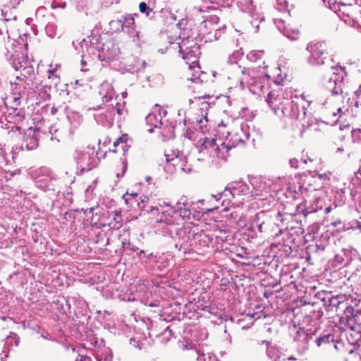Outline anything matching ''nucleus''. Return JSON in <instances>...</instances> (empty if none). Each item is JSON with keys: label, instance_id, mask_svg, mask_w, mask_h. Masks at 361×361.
Returning <instances> with one entry per match:
<instances>
[{"label": "nucleus", "instance_id": "1", "mask_svg": "<svg viewBox=\"0 0 361 361\" xmlns=\"http://www.w3.org/2000/svg\"><path fill=\"white\" fill-rule=\"evenodd\" d=\"M152 214L157 213V231L162 235H169L174 241L175 247L183 254L190 253L195 248L200 250L212 247L214 250L227 249L226 245L233 241L232 232L216 226L213 231H198L197 227L190 225L177 228L184 219H190L191 211L188 203L178 202L175 206L164 202L159 207H152Z\"/></svg>", "mask_w": 361, "mask_h": 361}, {"label": "nucleus", "instance_id": "2", "mask_svg": "<svg viewBox=\"0 0 361 361\" xmlns=\"http://www.w3.org/2000/svg\"><path fill=\"white\" fill-rule=\"evenodd\" d=\"M207 112L204 114L199 115L192 118L184 119V126L187 123L201 133L198 141L195 144V149L197 154L195 156L197 161H204L217 164L216 159H226V154L233 147L243 146L249 140V126L246 123H241L236 125L235 129L231 133H228L231 136L230 140L222 141L221 139L208 137L206 133L209 130L207 128L208 119Z\"/></svg>", "mask_w": 361, "mask_h": 361}, {"label": "nucleus", "instance_id": "3", "mask_svg": "<svg viewBox=\"0 0 361 361\" xmlns=\"http://www.w3.org/2000/svg\"><path fill=\"white\" fill-rule=\"evenodd\" d=\"M266 102L275 114L279 115L281 112L286 118L298 120L301 122L302 127L311 125L310 114H307L306 108L310 103L305 100L303 95L293 97L291 91L274 90L269 92Z\"/></svg>", "mask_w": 361, "mask_h": 361}, {"label": "nucleus", "instance_id": "4", "mask_svg": "<svg viewBox=\"0 0 361 361\" xmlns=\"http://www.w3.org/2000/svg\"><path fill=\"white\" fill-rule=\"evenodd\" d=\"M263 66H252L245 69L238 63H231L227 67L230 73L228 79L237 78L241 88L247 87L250 92L259 96H264V99L268 95L270 89V76L266 72L268 66L263 61Z\"/></svg>", "mask_w": 361, "mask_h": 361}, {"label": "nucleus", "instance_id": "5", "mask_svg": "<svg viewBox=\"0 0 361 361\" xmlns=\"http://www.w3.org/2000/svg\"><path fill=\"white\" fill-rule=\"evenodd\" d=\"M197 12L203 19L200 25L198 37L205 42L219 39L224 33L225 25H219V18L216 15H209L202 8H197Z\"/></svg>", "mask_w": 361, "mask_h": 361}, {"label": "nucleus", "instance_id": "6", "mask_svg": "<svg viewBox=\"0 0 361 361\" xmlns=\"http://www.w3.org/2000/svg\"><path fill=\"white\" fill-rule=\"evenodd\" d=\"M166 165L165 169L167 172L173 173L180 170L185 173H190L193 171L192 161L194 157L192 154L185 156L183 152L171 150L165 154Z\"/></svg>", "mask_w": 361, "mask_h": 361}, {"label": "nucleus", "instance_id": "7", "mask_svg": "<svg viewBox=\"0 0 361 361\" xmlns=\"http://www.w3.org/2000/svg\"><path fill=\"white\" fill-rule=\"evenodd\" d=\"M182 35L183 37L180 42H178L179 54L183 59L189 64V68H192L197 63L198 56L200 54V46L197 42V37L185 36V33ZM180 37H181V35Z\"/></svg>", "mask_w": 361, "mask_h": 361}, {"label": "nucleus", "instance_id": "8", "mask_svg": "<svg viewBox=\"0 0 361 361\" xmlns=\"http://www.w3.org/2000/svg\"><path fill=\"white\" fill-rule=\"evenodd\" d=\"M91 109L93 110L105 109V112L94 115V118L97 123L102 126L111 125L114 120L115 119L116 114H117L118 116H122L127 114L125 102L123 103L116 102L115 105L113 104H108L105 106L97 105L90 108V109Z\"/></svg>", "mask_w": 361, "mask_h": 361}, {"label": "nucleus", "instance_id": "9", "mask_svg": "<svg viewBox=\"0 0 361 361\" xmlns=\"http://www.w3.org/2000/svg\"><path fill=\"white\" fill-rule=\"evenodd\" d=\"M345 75L346 74L343 67L331 66L328 74L322 79V85L329 90L332 95L342 94Z\"/></svg>", "mask_w": 361, "mask_h": 361}, {"label": "nucleus", "instance_id": "10", "mask_svg": "<svg viewBox=\"0 0 361 361\" xmlns=\"http://www.w3.org/2000/svg\"><path fill=\"white\" fill-rule=\"evenodd\" d=\"M310 53L307 61L311 65L321 66L332 61L327 51V45L324 42H310L306 47Z\"/></svg>", "mask_w": 361, "mask_h": 361}, {"label": "nucleus", "instance_id": "11", "mask_svg": "<svg viewBox=\"0 0 361 361\" xmlns=\"http://www.w3.org/2000/svg\"><path fill=\"white\" fill-rule=\"evenodd\" d=\"M37 188L43 190H56L60 182L55 175L47 168H40L32 173Z\"/></svg>", "mask_w": 361, "mask_h": 361}, {"label": "nucleus", "instance_id": "12", "mask_svg": "<svg viewBox=\"0 0 361 361\" xmlns=\"http://www.w3.org/2000/svg\"><path fill=\"white\" fill-rule=\"evenodd\" d=\"M74 159L81 171H90L98 162L97 153L94 147H87L83 149H76Z\"/></svg>", "mask_w": 361, "mask_h": 361}, {"label": "nucleus", "instance_id": "13", "mask_svg": "<svg viewBox=\"0 0 361 361\" xmlns=\"http://www.w3.org/2000/svg\"><path fill=\"white\" fill-rule=\"evenodd\" d=\"M238 8L252 19L247 25L246 29L250 32L256 33L259 30V23L264 20V17L255 13V8L252 0H233Z\"/></svg>", "mask_w": 361, "mask_h": 361}, {"label": "nucleus", "instance_id": "14", "mask_svg": "<svg viewBox=\"0 0 361 361\" xmlns=\"http://www.w3.org/2000/svg\"><path fill=\"white\" fill-rule=\"evenodd\" d=\"M17 44L20 47V49H22L20 44L16 40L12 39L11 41H8V44L6 47L7 56L9 57L11 63L15 70L18 71L21 68L25 70L28 64L27 59L23 52L16 49Z\"/></svg>", "mask_w": 361, "mask_h": 361}, {"label": "nucleus", "instance_id": "15", "mask_svg": "<svg viewBox=\"0 0 361 361\" xmlns=\"http://www.w3.org/2000/svg\"><path fill=\"white\" fill-rule=\"evenodd\" d=\"M135 14L126 13L121 16L122 32L128 34L132 41L137 45H140L142 36L136 30L134 16Z\"/></svg>", "mask_w": 361, "mask_h": 361}, {"label": "nucleus", "instance_id": "16", "mask_svg": "<svg viewBox=\"0 0 361 361\" xmlns=\"http://www.w3.org/2000/svg\"><path fill=\"white\" fill-rule=\"evenodd\" d=\"M271 225L272 219L268 211L257 212L251 221V228L253 230L257 228L261 233L269 234V228Z\"/></svg>", "mask_w": 361, "mask_h": 361}, {"label": "nucleus", "instance_id": "17", "mask_svg": "<svg viewBox=\"0 0 361 361\" xmlns=\"http://www.w3.org/2000/svg\"><path fill=\"white\" fill-rule=\"evenodd\" d=\"M347 319V324L350 329L361 334V310H355L352 306H347L344 310Z\"/></svg>", "mask_w": 361, "mask_h": 361}, {"label": "nucleus", "instance_id": "18", "mask_svg": "<svg viewBox=\"0 0 361 361\" xmlns=\"http://www.w3.org/2000/svg\"><path fill=\"white\" fill-rule=\"evenodd\" d=\"M39 130L28 128L24 133L23 140L21 145L22 149L32 150L37 147L39 145Z\"/></svg>", "mask_w": 361, "mask_h": 361}, {"label": "nucleus", "instance_id": "19", "mask_svg": "<svg viewBox=\"0 0 361 361\" xmlns=\"http://www.w3.org/2000/svg\"><path fill=\"white\" fill-rule=\"evenodd\" d=\"M99 94L102 101V106H106L116 96V92L112 84L106 80L99 85Z\"/></svg>", "mask_w": 361, "mask_h": 361}, {"label": "nucleus", "instance_id": "20", "mask_svg": "<svg viewBox=\"0 0 361 361\" xmlns=\"http://www.w3.org/2000/svg\"><path fill=\"white\" fill-rule=\"evenodd\" d=\"M75 50L78 53L81 52V56L85 58L87 56H91L95 54L96 48L92 42V39L90 36L87 38L83 39L81 42L76 44L75 42H73Z\"/></svg>", "mask_w": 361, "mask_h": 361}, {"label": "nucleus", "instance_id": "21", "mask_svg": "<svg viewBox=\"0 0 361 361\" xmlns=\"http://www.w3.org/2000/svg\"><path fill=\"white\" fill-rule=\"evenodd\" d=\"M274 23L276 25L277 29L283 33L284 36L290 40H297L300 36V31L297 28L288 27L285 21L282 19L275 18Z\"/></svg>", "mask_w": 361, "mask_h": 361}, {"label": "nucleus", "instance_id": "22", "mask_svg": "<svg viewBox=\"0 0 361 361\" xmlns=\"http://www.w3.org/2000/svg\"><path fill=\"white\" fill-rule=\"evenodd\" d=\"M256 189L260 192V193L256 192V195L265 196L263 192L266 194L269 193L271 190V187L274 184V181L271 179H268L266 178H260L259 180H255Z\"/></svg>", "mask_w": 361, "mask_h": 361}, {"label": "nucleus", "instance_id": "23", "mask_svg": "<svg viewBox=\"0 0 361 361\" xmlns=\"http://www.w3.org/2000/svg\"><path fill=\"white\" fill-rule=\"evenodd\" d=\"M94 357L97 361H113L112 352L108 347L97 350L94 353Z\"/></svg>", "mask_w": 361, "mask_h": 361}, {"label": "nucleus", "instance_id": "24", "mask_svg": "<svg viewBox=\"0 0 361 361\" xmlns=\"http://www.w3.org/2000/svg\"><path fill=\"white\" fill-rule=\"evenodd\" d=\"M315 343L318 347L332 343L334 344V347L337 349V345L335 343L334 335L329 333L324 334L316 338Z\"/></svg>", "mask_w": 361, "mask_h": 361}, {"label": "nucleus", "instance_id": "25", "mask_svg": "<svg viewBox=\"0 0 361 361\" xmlns=\"http://www.w3.org/2000/svg\"><path fill=\"white\" fill-rule=\"evenodd\" d=\"M61 65L56 64L54 67H53V65H50V68L48 70V79L51 81V83L54 85L57 86L58 84L60 82V76L56 73L58 68H59Z\"/></svg>", "mask_w": 361, "mask_h": 361}, {"label": "nucleus", "instance_id": "26", "mask_svg": "<svg viewBox=\"0 0 361 361\" xmlns=\"http://www.w3.org/2000/svg\"><path fill=\"white\" fill-rule=\"evenodd\" d=\"M113 217L112 219L109 222L108 226H109L110 229L113 230H118L122 226V216L121 214L116 211L113 213Z\"/></svg>", "mask_w": 361, "mask_h": 361}, {"label": "nucleus", "instance_id": "27", "mask_svg": "<svg viewBox=\"0 0 361 361\" xmlns=\"http://www.w3.org/2000/svg\"><path fill=\"white\" fill-rule=\"evenodd\" d=\"M67 119L73 128L78 127L82 122L81 115L76 112H71L67 115Z\"/></svg>", "mask_w": 361, "mask_h": 361}, {"label": "nucleus", "instance_id": "28", "mask_svg": "<svg viewBox=\"0 0 361 361\" xmlns=\"http://www.w3.org/2000/svg\"><path fill=\"white\" fill-rule=\"evenodd\" d=\"M146 121L148 124H150L154 128H160L162 125L160 114H150L146 117Z\"/></svg>", "mask_w": 361, "mask_h": 361}, {"label": "nucleus", "instance_id": "29", "mask_svg": "<svg viewBox=\"0 0 361 361\" xmlns=\"http://www.w3.org/2000/svg\"><path fill=\"white\" fill-rule=\"evenodd\" d=\"M145 66L146 63L145 61L139 59H135L130 65L129 70L131 73H134L143 70L145 68Z\"/></svg>", "mask_w": 361, "mask_h": 361}, {"label": "nucleus", "instance_id": "30", "mask_svg": "<svg viewBox=\"0 0 361 361\" xmlns=\"http://www.w3.org/2000/svg\"><path fill=\"white\" fill-rule=\"evenodd\" d=\"M110 30L113 32H122L121 19V16L116 19H114L109 22Z\"/></svg>", "mask_w": 361, "mask_h": 361}, {"label": "nucleus", "instance_id": "31", "mask_svg": "<svg viewBox=\"0 0 361 361\" xmlns=\"http://www.w3.org/2000/svg\"><path fill=\"white\" fill-rule=\"evenodd\" d=\"M263 55V51L260 50H253L250 51L247 55V58L249 61H252L254 63H257L258 60L261 59L262 56Z\"/></svg>", "mask_w": 361, "mask_h": 361}, {"label": "nucleus", "instance_id": "32", "mask_svg": "<svg viewBox=\"0 0 361 361\" xmlns=\"http://www.w3.org/2000/svg\"><path fill=\"white\" fill-rule=\"evenodd\" d=\"M49 134L50 135V140L51 141H56L59 142L61 139V136L59 135V129L56 128L54 126H51L49 131Z\"/></svg>", "mask_w": 361, "mask_h": 361}, {"label": "nucleus", "instance_id": "33", "mask_svg": "<svg viewBox=\"0 0 361 361\" xmlns=\"http://www.w3.org/2000/svg\"><path fill=\"white\" fill-rule=\"evenodd\" d=\"M330 173H317L314 176V178L319 180L322 185L326 184L329 180Z\"/></svg>", "mask_w": 361, "mask_h": 361}, {"label": "nucleus", "instance_id": "34", "mask_svg": "<svg viewBox=\"0 0 361 361\" xmlns=\"http://www.w3.org/2000/svg\"><path fill=\"white\" fill-rule=\"evenodd\" d=\"M323 209L322 200L321 198H317L315 200V207L312 206V209L310 212H317L318 210Z\"/></svg>", "mask_w": 361, "mask_h": 361}, {"label": "nucleus", "instance_id": "35", "mask_svg": "<svg viewBox=\"0 0 361 361\" xmlns=\"http://www.w3.org/2000/svg\"><path fill=\"white\" fill-rule=\"evenodd\" d=\"M239 192V190L238 188H233L232 190L229 188H226L225 190L224 191V192L220 195V197L221 198V197L223 196H228V195H231L232 197H234L235 195V194Z\"/></svg>", "mask_w": 361, "mask_h": 361}, {"label": "nucleus", "instance_id": "36", "mask_svg": "<svg viewBox=\"0 0 361 361\" xmlns=\"http://www.w3.org/2000/svg\"><path fill=\"white\" fill-rule=\"evenodd\" d=\"M139 9L141 13H145L147 16L149 15V13L152 11V10L145 2L140 3Z\"/></svg>", "mask_w": 361, "mask_h": 361}, {"label": "nucleus", "instance_id": "37", "mask_svg": "<svg viewBox=\"0 0 361 361\" xmlns=\"http://www.w3.org/2000/svg\"><path fill=\"white\" fill-rule=\"evenodd\" d=\"M135 196H137V193H126V195H123V199L125 200L126 204H130V205H132V202H130L134 200Z\"/></svg>", "mask_w": 361, "mask_h": 361}, {"label": "nucleus", "instance_id": "38", "mask_svg": "<svg viewBox=\"0 0 361 361\" xmlns=\"http://www.w3.org/2000/svg\"><path fill=\"white\" fill-rule=\"evenodd\" d=\"M355 96L356 97L355 100V106H358L360 104L361 105V85H360L359 88L355 91Z\"/></svg>", "mask_w": 361, "mask_h": 361}, {"label": "nucleus", "instance_id": "39", "mask_svg": "<svg viewBox=\"0 0 361 361\" xmlns=\"http://www.w3.org/2000/svg\"><path fill=\"white\" fill-rule=\"evenodd\" d=\"M330 302V305L333 307H339L341 305L343 304V302H341L339 299H338V297H333L330 299L329 300Z\"/></svg>", "mask_w": 361, "mask_h": 361}, {"label": "nucleus", "instance_id": "40", "mask_svg": "<svg viewBox=\"0 0 361 361\" xmlns=\"http://www.w3.org/2000/svg\"><path fill=\"white\" fill-rule=\"evenodd\" d=\"M277 4L275 6L279 11H283L287 6L286 1L285 0H276Z\"/></svg>", "mask_w": 361, "mask_h": 361}, {"label": "nucleus", "instance_id": "41", "mask_svg": "<svg viewBox=\"0 0 361 361\" xmlns=\"http://www.w3.org/2000/svg\"><path fill=\"white\" fill-rule=\"evenodd\" d=\"M130 344L134 346L135 348H138L139 350L142 349V346L140 344L138 341H136L135 338H132L130 339Z\"/></svg>", "mask_w": 361, "mask_h": 361}, {"label": "nucleus", "instance_id": "42", "mask_svg": "<svg viewBox=\"0 0 361 361\" xmlns=\"http://www.w3.org/2000/svg\"><path fill=\"white\" fill-rule=\"evenodd\" d=\"M289 164H290V167L297 169L299 167V165H298L299 161H298V159H297L295 158L290 159L289 161Z\"/></svg>", "mask_w": 361, "mask_h": 361}, {"label": "nucleus", "instance_id": "43", "mask_svg": "<svg viewBox=\"0 0 361 361\" xmlns=\"http://www.w3.org/2000/svg\"><path fill=\"white\" fill-rule=\"evenodd\" d=\"M11 338L15 340V341H14L15 345L18 346V343H19V341H20V338L15 333H12V332L7 337V338Z\"/></svg>", "mask_w": 361, "mask_h": 361}, {"label": "nucleus", "instance_id": "44", "mask_svg": "<svg viewBox=\"0 0 361 361\" xmlns=\"http://www.w3.org/2000/svg\"><path fill=\"white\" fill-rule=\"evenodd\" d=\"M351 228L353 230H360L361 231V222L358 221H354L352 222Z\"/></svg>", "mask_w": 361, "mask_h": 361}, {"label": "nucleus", "instance_id": "45", "mask_svg": "<svg viewBox=\"0 0 361 361\" xmlns=\"http://www.w3.org/2000/svg\"><path fill=\"white\" fill-rule=\"evenodd\" d=\"M90 358L86 355H84L82 354H81L80 353L78 354V356L76 359V361H87L89 360Z\"/></svg>", "mask_w": 361, "mask_h": 361}, {"label": "nucleus", "instance_id": "46", "mask_svg": "<svg viewBox=\"0 0 361 361\" xmlns=\"http://www.w3.org/2000/svg\"><path fill=\"white\" fill-rule=\"evenodd\" d=\"M41 336L43 338L49 340V341L53 340L52 338L51 337L50 334L47 331H42L41 333Z\"/></svg>", "mask_w": 361, "mask_h": 361}, {"label": "nucleus", "instance_id": "47", "mask_svg": "<svg viewBox=\"0 0 361 361\" xmlns=\"http://www.w3.org/2000/svg\"><path fill=\"white\" fill-rule=\"evenodd\" d=\"M337 205L334 203V204H331L325 208V213H330L334 209H335Z\"/></svg>", "mask_w": 361, "mask_h": 361}, {"label": "nucleus", "instance_id": "48", "mask_svg": "<svg viewBox=\"0 0 361 361\" xmlns=\"http://www.w3.org/2000/svg\"><path fill=\"white\" fill-rule=\"evenodd\" d=\"M337 205L334 203V204H331L325 208V213H330L334 209H335Z\"/></svg>", "mask_w": 361, "mask_h": 361}, {"label": "nucleus", "instance_id": "49", "mask_svg": "<svg viewBox=\"0 0 361 361\" xmlns=\"http://www.w3.org/2000/svg\"><path fill=\"white\" fill-rule=\"evenodd\" d=\"M260 344H266L267 345V355L269 357H271L270 355V353H271V349L269 348V342L267 341H262Z\"/></svg>", "mask_w": 361, "mask_h": 361}, {"label": "nucleus", "instance_id": "50", "mask_svg": "<svg viewBox=\"0 0 361 361\" xmlns=\"http://www.w3.org/2000/svg\"><path fill=\"white\" fill-rule=\"evenodd\" d=\"M209 106V104L207 102H202L201 103V108L200 109L202 111H207Z\"/></svg>", "mask_w": 361, "mask_h": 361}, {"label": "nucleus", "instance_id": "51", "mask_svg": "<svg viewBox=\"0 0 361 361\" xmlns=\"http://www.w3.org/2000/svg\"><path fill=\"white\" fill-rule=\"evenodd\" d=\"M207 355L204 353L199 354L197 357V361H206Z\"/></svg>", "mask_w": 361, "mask_h": 361}, {"label": "nucleus", "instance_id": "52", "mask_svg": "<svg viewBox=\"0 0 361 361\" xmlns=\"http://www.w3.org/2000/svg\"><path fill=\"white\" fill-rule=\"evenodd\" d=\"M186 134H187V136L189 139L192 140L194 138V136H193V133L191 131V130L190 129V128H188L187 129V131H186Z\"/></svg>", "mask_w": 361, "mask_h": 361}, {"label": "nucleus", "instance_id": "53", "mask_svg": "<svg viewBox=\"0 0 361 361\" xmlns=\"http://www.w3.org/2000/svg\"><path fill=\"white\" fill-rule=\"evenodd\" d=\"M341 223H342V222H341V220H340V219H337V220H336V221H332V222H331V225H332L333 226H334V227H336V226H338L339 225H341Z\"/></svg>", "mask_w": 361, "mask_h": 361}, {"label": "nucleus", "instance_id": "54", "mask_svg": "<svg viewBox=\"0 0 361 361\" xmlns=\"http://www.w3.org/2000/svg\"><path fill=\"white\" fill-rule=\"evenodd\" d=\"M13 102L15 104V106H18L20 103V99L19 97H14Z\"/></svg>", "mask_w": 361, "mask_h": 361}, {"label": "nucleus", "instance_id": "55", "mask_svg": "<svg viewBox=\"0 0 361 361\" xmlns=\"http://www.w3.org/2000/svg\"><path fill=\"white\" fill-rule=\"evenodd\" d=\"M355 176L357 179H361V167L355 173Z\"/></svg>", "mask_w": 361, "mask_h": 361}, {"label": "nucleus", "instance_id": "56", "mask_svg": "<svg viewBox=\"0 0 361 361\" xmlns=\"http://www.w3.org/2000/svg\"><path fill=\"white\" fill-rule=\"evenodd\" d=\"M145 257L149 259H151L152 258H156V257L153 255V253H149L147 255H145Z\"/></svg>", "mask_w": 361, "mask_h": 361}, {"label": "nucleus", "instance_id": "57", "mask_svg": "<svg viewBox=\"0 0 361 361\" xmlns=\"http://www.w3.org/2000/svg\"><path fill=\"white\" fill-rule=\"evenodd\" d=\"M123 140H122V138L121 137H119L118 138L114 143V146H117L120 142H122Z\"/></svg>", "mask_w": 361, "mask_h": 361}, {"label": "nucleus", "instance_id": "58", "mask_svg": "<svg viewBox=\"0 0 361 361\" xmlns=\"http://www.w3.org/2000/svg\"><path fill=\"white\" fill-rule=\"evenodd\" d=\"M343 113V111H342V109L341 108H338L337 109V112L336 113H334V116H336L338 114H342Z\"/></svg>", "mask_w": 361, "mask_h": 361}, {"label": "nucleus", "instance_id": "59", "mask_svg": "<svg viewBox=\"0 0 361 361\" xmlns=\"http://www.w3.org/2000/svg\"><path fill=\"white\" fill-rule=\"evenodd\" d=\"M56 111H57V109L56 108H55V107H52L51 108V112L52 114H55L56 113Z\"/></svg>", "mask_w": 361, "mask_h": 361}, {"label": "nucleus", "instance_id": "60", "mask_svg": "<svg viewBox=\"0 0 361 361\" xmlns=\"http://www.w3.org/2000/svg\"><path fill=\"white\" fill-rule=\"evenodd\" d=\"M166 332H169V335H172V331L169 326L166 329Z\"/></svg>", "mask_w": 361, "mask_h": 361}, {"label": "nucleus", "instance_id": "61", "mask_svg": "<svg viewBox=\"0 0 361 361\" xmlns=\"http://www.w3.org/2000/svg\"><path fill=\"white\" fill-rule=\"evenodd\" d=\"M127 94H128L127 92H123L121 93V96H122V97H123V99H125V98L127 97Z\"/></svg>", "mask_w": 361, "mask_h": 361}, {"label": "nucleus", "instance_id": "62", "mask_svg": "<svg viewBox=\"0 0 361 361\" xmlns=\"http://www.w3.org/2000/svg\"><path fill=\"white\" fill-rule=\"evenodd\" d=\"M142 255H143L144 256L145 255V252L144 250H141L138 254L139 257H140Z\"/></svg>", "mask_w": 361, "mask_h": 361}, {"label": "nucleus", "instance_id": "63", "mask_svg": "<svg viewBox=\"0 0 361 361\" xmlns=\"http://www.w3.org/2000/svg\"><path fill=\"white\" fill-rule=\"evenodd\" d=\"M286 360H296V358L294 357L293 356H290V357H287Z\"/></svg>", "mask_w": 361, "mask_h": 361}, {"label": "nucleus", "instance_id": "64", "mask_svg": "<svg viewBox=\"0 0 361 361\" xmlns=\"http://www.w3.org/2000/svg\"><path fill=\"white\" fill-rule=\"evenodd\" d=\"M84 58L82 57V60H81V64L82 66H85L86 64V62L85 61V60L83 59Z\"/></svg>", "mask_w": 361, "mask_h": 361}]
</instances>
